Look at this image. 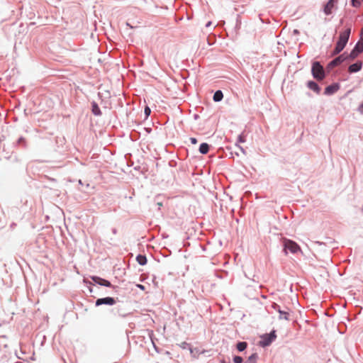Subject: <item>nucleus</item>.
<instances>
[{
  "label": "nucleus",
  "mask_w": 363,
  "mask_h": 363,
  "mask_svg": "<svg viewBox=\"0 0 363 363\" xmlns=\"http://www.w3.org/2000/svg\"><path fill=\"white\" fill-rule=\"evenodd\" d=\"M210 24H211V23L209 22V23L206 25V26H210Z\"/></svg>",
  "instance_id": "c756f323"
},
{
  "label": "nucleus",
  "mask_w": 363,
  "mask_h": 363,
  "mask_svg": "<svg viewBox=\"0 0 363 363\" xmlns=\"http://www.w3.org/2000/svg\"><path fill=\"white\" fill-rule=\"evenodd\" d=\"M257 359V354H252L250 355L247 361V363H255L256 359Z\"/></svg>",
  "instance_id": "a211bd4d"
},
{
  "label": "nucleus",
  "mask_w": 363,
  "mask_h": 363,
  "mask_svg": "<svg viewBox=\"0 0 363 363\" xmlns=\"http://www.w3.org/2000/svg\"><path fill=\"white\" fill-rule=\"evenodd\" d=\"M363 0H352V5L355 7H358L361 5Z\"/></svg>",
  "instance_id": "aec40b11"
},
{
  "label": "nucleus",
  "mask_w": 363,
  "mask_h": 363,
  "mask_svg": "<svg viewBox=\"0 0 363 363\" xmlns=\"http://www.w3.org/2000/svg\"><path fill=\"white\" fill-rule=\"evenodd\" d=\"M151 113V111H150V108L147 106L145 107V113L146 115V116L147 117Z\"/></svg>",
  "instance_id": "5701e85b"
},
{
  "label": "nucleus",
  "mask_w": 363,
  "mask_h": 363,
  "mask_svg": "<svg viewBox=\"0 0 363 363\" xmlns=\"http://www.w3.org/2000/svg\"><path fill=\"white\" fill-rule=\"evenodd\" d=\"M191 143L194 145L197 143V140L195 138H190Z\"/></svg>",
  "instance_id": "a878e982"
},
{
  "label": "nucleus",
  "mask_w": 363,
  "mask_h": 363,
  "mask_svg": "<svg viewBox=\"0 0 363 363\" xmlns=\"http://www.w3.org/2000/svg\"><path fill=\"white\" fill-rule=\"evenodd\" d=\"M312 74L318 80H322L325 77L323 67L318 62H315L312 65Z\"/></svg>",
  "instance_id": "f03ea898"
},
{
  "label": "nucleus",
  "mask_w": 363,
  "mask_h": 363,
  "mask_svg": "<svg viewBox=\"0 0 363 363\" xmlns=\"http://www.w3.org/2000/svg\"><path fill=\"white\" fill-rule=\"evenodd\" d=\"M359 111L361 113L363 114V101H362V104L359 106Z\"/></svg>",
  "instance_id": "bb28decb"
},
{
  "label": "nucleus",
  "mask_w": 363,
  "mask_h": 363,
  "mask_svg": "<svg viewBox=\"0 0 363 363\" xmlns=\"http://www.w3.org/2000/svg\"><path fill=\"white\" fill-rule=\"evenodd\" d=\"M345 59H346V57L344 56V55H341L338 56L337 57H336L335 59H334L333 60H332L329 63L328 67L333 68L335 66H337V65H340Z\"/></svg>",
  "instance_id": "0eeeda50"
},
{
  "label": "nucleus",
  "mask_w": 363,
  "mask_h": 363,
  "mask_svg": "<svg viewBox=\"0 0 363 363\" xmlns=\"http://www.w3.org/2000/svg\"><path fill=\"white\" fill-rule=\"evenodd\" d=\"M350 33L351 29L350 28L346 29L345 31L340 33L339 40L333 52V55L338 54L344 49V48L345 47L346 44L348 42Z\"/></svg>",
  "instance_id": "f257e3e1"
},
{
  "label": "nucleus",
  "mask_w": 363,
  "mask_h": 363,
  "mask_svg": "<svg viewBox=\"0 0 363 363\" xmlns=\"http://www.w3.org/2000/svg\"><path fill=\"white\" fill-rule=\"evenodd\" d=\"M272 308L278 311L279 308H280L279 306L277 303H274L272 304Z\"/></svg>",
  "instance_id": "393cba45"
},
{
  "label": "nucleus",
  "mask_w": 363,
  "mask_h": 363,
  "mask_svg": "<svg viewBox=\"0 0 363 363\" xmlns=\"http://www.w3.org/2000/svg\"><path fill=\"white\" fill-rule=\"evenodd\" d=\"M354 49L357 50V52H363V35H362L361 40L357 43Z\"/></svg>",
  "instance_id": "ddd939ff"
},
{
  "label": "nucleus",
  "mask_w": 363,
  "mask_h": 363,
  "mask_svg": "<svg viewBox=\"0 0 363 363\" xmlns=\"http://www.w3.org/2000/svg\"><path fill=\"white\" fill-rule=\"evenodd\" d=\"M360 52H357V50H356L354 48L353 49V50L350 52V57L352 58V59H354L357 55L358 54H359Z\"/></svg>",
  "instance_id": "412c9836"
},
{
  "label": "nucleus",
  "mask_w": 363,
  "mask_h": 363,
  "mask_svg": "<svg viewBox=\"0 0 363 363\" xmlns=\"http://www.w3.org/2000/svg\"><path fill=\"white\" fill-rule=\"evenodd\" d=\"M236 146L240 150V151L243 153V154H245V151L244 150V149L240 147V145H236Z\"/></svg>",
  "instance_id": "cd10ccee"
},
{
  "label": "nucleus",
  "mask_w": 363,
  "mask_h": 363,
  "mask_svg": "<svg viewBox=\"0 0 363 363\" xmlns=\"http://www.w3.org/2000/svg\"><path fill=\"white\" fill-rule=\"evenodd\" d=\"M209 150V145L207 143H202L199 147V152L201 154H206Z\"/></svg>",
  "instance_id": "9b49d317"
},
{
  "label": "nucleus",
  "mask_w": 363,
  "mask_h": 363,
  "mask_svg": "<svg viewBox=\"0 0 363 363\" xmlns=\"http://www.w3.org/2000/svg\"><path fill=\"white\" fill-rule=\"evenodd\" d=\"M284 250H289L291 253H296L297 252L301 250L298 245L290 240H286L284 241Z\"/></svg>",
  "instance_id": "7ed1b4c3"
},
{
  "label": "nucleus",
  "mask_w": 363,
  "mask_h": 363,
  "mask_svg": "<svg viewBox=\"0 0 363 363\" xmlns=\"http://www.w3.org/2000/svg\"><path fill=\"white\" fill-rule=\"evenodd\" d=\"M234 363H242V358L240 356H235L233 358Z\"/></svg>",
  "instance_id": "4be33fe9"
},
{
  "label": "nucleus",
  "mask_w": 363,
  "mask_h": 363,
  "mask_svg": "<svg viewBox=\"0 0 363 363\" xmlns=\"http://www.w3.org/2000/svg\"><path fill=\"white\" fill-rule=\"evenodd\" d=\"M362 63L361 62H356L354 64L351 65L349 67V72H357L359 71L362 68Z\"/></svg>",
  "instance_id": "1a4fd4ad"
},
{
  "label": "nucleus",
  "mask_w": 363,
  "mask_h": 363,
  "mask_svg": "<svg viewBox=\"0 0 363 363\" xmlns=\"http://www.w3.org/2000/svg\"><path fill=\"white\" fill-rule=\"evenodd\" d=\"M223 97V94L221 91L218 90L216 91V93L213 95V100L215 101H220L222 100Z\"/></svg>",
  "instance_id": "f8f14e48"
},
{
  "label": "nucleus",
  "mask_w": 363,
  "mask_h": 363,
  "mask_svg": "<svg viewBox=\"0 0 363 363\" xmlns=\"http://www.w3.org/2000/svg\"><path fill=\"white\" fill-rule=\"evenodd\" d=\"M116 303V301L113 298L111 297H106V298H98L96 301V306H100L102 304H106V305H113Z\"/></svg>",
  "instance_id": "39448f33"
},
{
  "label": "nucleus",
  "mask_w": 363,
  "mask_h": 363,
  "mask_svg": "<svg viewBox=\"0 0 363 363\" xmlns=\"http://www.w3.org/2000/svg\"><path fill=\"white\" fill-rule=\"evenodd\" d=\"M137 286L141 290H144L145 289V286L142 284H138Z\"/></svg>",
  "instance_id": "c85d7f7f"
},
{
  "label": "nucleus",
  "mask_w": 363,
  "mask_h": 363,
  "mask_svg": "<svg viewBox=\"0 0 363 363\" xmlns=\"http://www.w3.org/2000/svg\"><path fill=\"white\" fill-rule=\"evenodd\" d=\"M336 89L333 86H328L325 88V94H332L333 93Z\"/></svg>",
  "instance_id": "6ab92c4d"
},
{
  "label": "nucleus",
  "mask_w": 363,
  "mask_h": 363,
  "mask_svg": "<svg viewBox=\"0 0 363 363\" xmlns=\"http://www.w3.org/2000/svg\"><path fill=\"white\" fill-rule=\"evenodd\" d=\"M308 86L309 89H311V90H313L316 93H319L320 91V89L318 86V85L314 82H312V81L308 82Z\"/></svg>",
  "instance_id": "9d476101"
},
{
  "label": "nucleus",
  "mask_w": 363,
  "mask_h": 363,
  "mask_svg": "<svg viewBox=\"0 0 363 363\" xmlns=\"http://www.w3.org/2000/svg\"><path fill=\"white\" fill-rule=\"evenodd\" d=\"M335 0H330L325 6L324 12L326 15H329L332 13V10L334 7Z\"/></svg>",
  "instance_id": "6e6552de"
},
{
  "label": "nucleus",
  "mask_w": 363,
  "mask_h": 363,
  "mask_svg": "<svg viewBox=\"0 0 363 363\" xmlns=\"http://www.w3.org/2000/svg\"><path fill=\"white\" fill-rule=\"evenodd\" d=\"M238 140L239 143H245V137L242 135H239Z\"/></svg>",
  "instance_id": "b1692460"
},
{
  "label": "nucleus",
  "mask_w": 363,
  "mask_h": 363,
  "mask_svg": "<svg viewBox=\"0 0 363 363\" xmlns=\"http://www.w3.org/2000/svg\"><path fill=\"white\" fill-rule=\"evenodd\" d=\"M92 111L96 116L101 114V111H100L99 106H97V104L95 103H94L92 105Z\"/></svg>",
  "instance_id": "f3484780"
},
{
  "label": "nucleus",
  "mask_w": 363,
  "mask_h": 363,
  "mask_svg": "<svg viewBox=\"0 0 363 363\" xmlns=\"http://www.w3.org/2000/svg\"><path fill=\"white\" fill-rule=\"evenodd\" d=\"M275 331H272L270 334H266L262 337L261 345L262 346L269 345L276 338Z\"/></svg>",
  "instance_id": "20e7f679"
},
{
  "label": "nucleus",
  "mask_w": 363,
  "mask_h": 363,
  "mask_svg": "<svg viewBox=\"0 0 363 363\" xmlns=\"http://www.w3.org/2000/svg\"><path fill=\"white\" fill-rule=\"evenodd\" d=\"M91 279L96 283L101 286H105L108 287L112 286L111 282L108 280L102 279L99 277L94 276L91 277Z\"/></svg>",
  "instance_id": "423d86ee"
},
{
  "label": "nucleus",
  "mask_w": 363,
  "mask_h": 363,
  "mask_svg": "<svg viewBox=\"0 0 363 363\" xmlns=\"http://www.w3.org/2000/svg\"><path fill=\"white\" fill-rule=\"evenodd\" d=\"M278 312L280 314V315H279L280 319L289 320V313L287 311H283L280 308H279Z\"/></svg>",
  "instance_id": "4468645a"
},
{
  "label": "nucleus",
  "mask_w": 363,
  "mask_h": 363,
  "mask_svg": "<svg viewBox=\"0 0 363 363\" xmlns=\"http://www.w3.org/2000/svg\"><path fill=\"white\" fill-rule=\"evenodd\" d=\"M247 346V342H240L237 344L236 347H237V349L238 350V351L242 352L246 349Z\"/></svg>",
  "instance_id": "2eb2a0df"
},
{
  "label": "nucleus",
  "mask_w": 363,
  "mask_h": 363,
  "mask_svg": "<svg viewBox=\"0 0 363 363\" xmlns=\"http://www.w3.org/2000/svg\"><path fill=\"white\" fill-rule=\"evenodd\" d=\"M137 261L140 265H144L147 262V259L145 256L143 255H138L137 257Z\"/></svg>",
  "instance_id": "dca6fc26"
}]
</instances>
